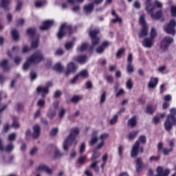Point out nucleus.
Instances as JSON below:
<instances>
[{"label": "nucleus", "mask_w": 176, "mask_h": 176, "mask_svg": "<svg viewBox=\"0 0 176 176\" xmlns=\"http://www.w3.org/2000/svg\"><path fill=\"white\" fill-rule=\"evenodd\" d=\"M173 126H176V109L174 107L170 109V113L166 116L164 127L166 131L170 133Z\"/></svg>", "instance_id": "nucleus-1"}, {"label": "nucleus", "mask_w": 176, "mask_h": 176, "mask_svg": "<svg viewBox=\"0 0 176 176\" xmlns=\"http://www.w3.org/2000/svg\"><path fill=\"white\" fill-rule=\"evenodd\" d=\"M79 134V128H74L71 129L70 134L67 136L66 140L63 142L64 151H68L69 146L74 144V146H76L78 142L76 141V136Z\"/></svg>", "instance_id": "nucleus-2"}, {"label": "nucleus", "mask_w": 176, "mask_h": 176, "mask_svg": "<svg viewBox=\"0 0 176 176\" xmlns=\"http://www.w3.org/2000/svg\"><path fill=\"white\" fill-rule=\"evenodd\" d=\"M146 144V137L145 135H140L138 140L135 142L131 151V157L135 158L140 153V144Z\"/></svg>", "instance_id": "nucleus-3"}, {"label": "nucleus", "mask_w": 176, "mask_h": 176, "mask_svg": "<svg viewBox=\"0 0 176 176\" xmlns=\"http://www.w3.org/2000/svg\"><path fill=\"white\" fill-rule=\"evenodd\" d=\"M43 60V54L41 52H37L30 56L24 63L23 67H30L31 64H38Z\"/></svg>", "instance_id": "nucleus-4"}, {"label": "nucleus", "mask_w": 176, "mask_h": 176, "mask_svg": "<svg viewBox=\"0 0 176 176\" xmlns=\"http://www.w3.org/2000/svg\"><path fill=\"white\" fill-rule=\"evenodd\" d=\"M74 32V29H72V26L67 24V23H63L60 28L59 30L57 33V37L58 39H63V38L67 35L68 33L69 35H71Z\"/></svg>", "instance_id": "nucleus-5"}, {"label": "nucleus", "mask_w": 176, "mask_h": 176, "mask_svg": "<svg viewBox=\"0 0 176 176\" xmlns=\"http://www.w3.org/2000/svg\"><path fill=\"white\" fill-rule=\"evenodd\" d=\"M139 24L142 25V29L138 33L139 38H144V36H148V23L145 21V15L142 14L140 16Z\"/></svg>", "instance_id": "nucleus-6"}, {"label": "nucleus", "mask_w": 176, "mask_h": 176, "mask_svg": "<svg viewBox=\"0 0 176 176\" xmlns=\"http://www.w3.org/2000/svg\"><path fill=\"white\" fill-rule=\"evenodd\" d=\"M176 21L175 19H170V21L164 26V31L169 35L174 36L176 34Z\"/></svg>", "instance_id": "nucleus-7"}, {"label": "nucleus", "mask_w": 176, "mask_h": 176, "mask_svg": "<svg viewBox=\"0 0 176 176\" xmlns=\"http://www.w3.org/2000/svg\"><path fill=\"white\" fill-rule=\"evenodd\" d=\"M100 29H94L93 30H89L88 32L89 38H91L92 45H100V42H101V38L98 37L97 35L100 34Z\"/></svg>", "instance_id": "nucleus-8"}, {"label": "nucleus", "mask_w": 176, "mask_h": 176, "mask_svg": "<svg viewBox=\"0 0 176 176\" xmlns=\"http://www.w3.org/2000/svg\"><path fill=\"white\" fill-rule=\"evenodd\" d=\"M174 42V38L170 36H166L161 42V47L163 50H168L171 43Z\"/></svg>", "instance_id": "nucleus-9"}, {"label": "nucleus", "mask_w": 176, "mask_h": 176, "mask_svg": "<svg viewBox=\"0 0 176 176\" xmlns=\"http://www.w3.org/2000/svg\"><path fill=\"white\" fill-rule=\"evenodd\" d=\"M54 24V21L53 20L44 21L40 26L39 29L41 30V31H46L49 30L50 27H53Z\"/></svg>", "instance_id": "nucleus-10"}, {"label": "nucleus", "mask_w": 176, "mask_h": 176, "mask_svg": "<svg viewBox=\"0 0 176 176\" xmlns=\"http://www.w3.org/2000/svg\"><path fill=\"white\" fill-rule=\"evenodd\" d=\"M110 45L111 43L109 41H104L102 43L101 45L96 49V53H98V54H102V53H104L105 49H107V47H108Z\"/></svg>", "instance_id": "nucleus-11"}, {"label": "nucleus", "mask_w": 176, "mask_h": 176, "mask_svg": "<svg viewBox=\"0 0 176 176\" xmlns=\"http://www.w3.org/2000/svg\"><path fill=\"white\" fill-rule=\"evenodd\" d=\"M37 94H41V97L45 98L46 97V94H49V90L45 87L38 86L36 88Z\"/></svg>", "instance_id": "nucleus-12"}, {"label": "nucleus", "mask_w": 176, "mask_h": 176, "mask_svg": "<svg viewBox=\"0 0 176 176\" xmlns=\"http://www.w3.org/2000/svg\"><path fill=\"white\" fill-rule=\"evenodd\" d=\"M13 149H14V146L12 143L9 144L5 148H3V145H2V139L0 138V151H5L6 152H12Z\"/></svg>", "instance_id": "nucleus-13"}, {"label": "nucleus", "mask_w": 176, "mask_h": 176, "mask_svg": "<svg viewBox=\"0 0 176 176\" xmlns=\"http://www.w3.org/2000/svg\"><path fill=\"white\" fill-rule=\"evenodd\" d=\"M74 61L79 64H85L87 61V56L86 55H81L73 58Z\"/></svg>", "instance_id": "nucleus-14"}, {"label": "nucleus", "mask_w": 176, "mask_h": 176, "mask_svg": "<svg viewBox=\"0 0 176 176\" xmlns=\"http://www.w3.org/2000/svg\"><path fill=\"white\" fill-rule=\"evenodd\" d=\"M142 43L144 47H148V49H151V47L153 46V40L151 38H145L142 41Z\"/></svg>", "instance_id": "nucleus-15"}, {"label": "nucleus", "mask_w": 176, "mask_h": 176, "mask_svg": "<svg viewBox=\"0 0 176 176\" xmlns=\"http://www.w3.org/2000/svg\"><path fill=\"white\" fill-rule=\"evenodd\" d=\"M12 0H1L0 6L3 8L4 10L6 12H9L10 8H9V5H10V2Z\"/></svg>", "instance_id": "nucleus-16"}, {"label": "nucleus", "mask_w": 176, "mask_h": 176, "mask_svg": "<svg viewBox=\"0 0 176 176\" xmlns=\"http://www.w3.org/2000/svg\"><path fill=\"white\" fill-rule=\"evenodd\" d=\"M41 135V126L35 125L33 127V133L32 134V138L36 139Z\"/></svg>", "instance_id": "nucleus-17"}, {"label": "nucleus", "mask_w": 176, "mask_h": 176, "mask_svg": "<svg viewBox=\"0 0 176 176\" xmlns=\"http://www.w3.org/2000/svg\"><path fill=\"white\" fill-rule=\"evenodd\" d=\"M84 12L87 14H90L94 10V3H91L89 4L84 6L83 8Z\"/></svg>", "instance_id": "nucleus-18"}, {"label": "nucleus", "mask_w": 176, "mask_h": 176, "mask_svg": "<svg viewBox=\"0 0 176 176\" xmlns=\"http://www.w3.org/2000/svg\"><path fill=\"white\" fill-rule=\"evenodd\" d=\"M157 83H159L158 78H151L148 84V89H155L157 86Z\"/></svg>", "instance_id": "nucleus-19"}, {"label": "nucleus", "mask_w": 176, "mask_h": 176, "mask_svg": "<svg viewBox=\"0 0 176 176\" xmlns=\"http://www.w3.org/2000/svg\"><path fill=\"white\" fill-rule=\"evenodd\" d=\"M37 171H45V173H47V174H52V173H53V170H52V169H50V168H48L47 166L46 165H43L41 164L40 165L37 169Z\"/></svg>", "instance_id": "nucleus-20"}, {"label": "nucleus", "mask_w": 176, "mask_h": 176, "mask_svg": "<svg viewBox=\"0 0 176 176\" xmlns=\"http://www.w3.org/2000/svg\"><path fill=\"white\" fill-rule=\"evenodd\" d=\"M128 126L129 127H135L137 126V117L135 116H133L128 120Z\"/></svg>", "instance_id": "nucleus-21"}, {"label": "nucleus", "mask_w": 176, "mask_h": 176, "mask_svg": "<svg viewBox=\"0 0 176 176\" xmlns=\"http://www.w3.org/2000/svg\"><path fill=\"white\" fill-rule=\"evenodd\" d=\"M26 34L29 35V36H30L31 38H34V36L35 38H36L37 34H36V29H35L34 28H28L26 31Z\"/></svg>", "instance_id": "nucleus-22"}, {"label": "nucleus", "mask_w": 176, "mask_h": 176, "mask_svg": "<svg viewBox=\"0 0 176 176\" xmlns=\"http://www.w3.org/2000/svg\"><path fill=\"white\" fill-rule=\"evenodd\" d=\"M138 133H140V131H133L130 132L127 135L128 140H129V141H131V140L135 139L137 138V135H138Z\"/></svg>", "instance_id": "nucleus-23"}, {"label": "nucleus", "mask_w": 176, "mask_h": 176, "mask_svg": "<svg viewBox=\"0 0 176 176\" xmlns=\"http://www.w3.org/2000/svg\"><path fill=\"white\" fill-rule=\"evenodd\" d=\"M162 16H163V11L162 10L157 11L155 14H151V16L152 19H155V20H159V19L162 18Z\"/></svg>", "instance_id": "nucleus-24"}, {"label": "nucleus", "mask_w": 176, "mask_h": 176, "mask_svg": "<svg viewBox=\"0 0 176 176\" xmlns=\"http://www.w3.org/2000/svg\"><path fill=\"white\" fill-rule=\"evenodd\" d=\"M11 35L12 36V39L14 41H19V39H20V34H19V30L16 29L11 30Z\"/></svg>", "instance_id": "nucleus-25"}, {"label": "nucleus", "mask_w": 176, "mask_h": 176, "mask_svg": "<svg viewBox=\"0 0 176 176\" xmlns=\"http://www.w3.org/2000/svg\"><path fill=\"white\" fill-rule=\"evenodd\" d=\"M78 67H68L66 72H65V76H68L71 75V74H74V72H76V69Z\"/></svg>", "instance_id": "nucleus-26"}, {"label": "nucleus", "mask_w": 176, "mask_h": 176, "mask_svg": "<svg viewBox=\"0 0 176 176\" xmlns=\"http://www.w3.org/2000/svg\"><path fill=\"white\" fill-rule=\"evenodd\" d=\"M39 46V35L36 36V40L32 41L31 47L32 49H36Z\"/></svg>", "instance_id": "nucleus-27"}, {"label": "nucleus", "mask_w": 176, "mask_h": 176, "mask_svg": "<svg viewBox=\"0 0 176 176\" xmlns=\"http://www.w3.org/2000/svg\"><path fill=\"white\" fill-rule=\"evenodd\" d=\"M155 9V6L152 5L151 1L146 2V10L148 12V13H152Z\"/></svg>", "instance_id": "nucleus-28"}, {"label": "nucleus", "mask_w": 176, "mask_h": 176, "mask_svg": "<svg viewBox=\"0 0 176 176\" xmlns=\"http://www.w3.org/2000/svg\"><path fill=\"white\" fill-rule=\"evenodd\" d=\"M77 75L78 76V78H84V79H86V78H89V72L84 69L80 72Z\"/></svg>", "instance_id": "nucleus-29"}, {"label": "nucleus", "mask_w": 176, "mask_h": 176, "mask_svg": "<svg viewBox=\"0 0 176 176\" xmlns=\"http://www.w3.org/2000/svg\"><path fill=\"white\" fill-rule=\"evenodd\" d=\"M98 164V161L94 162L90 165V168H93V170H94L96 173H98L100 171V168L97 166Z\"/></svg>", "instance_id": "nucleus-30"}, {"label": "nucleus", "mask_w": 176, "mask_h": 176, "mask_svg": "<svg viewBox=\"0 0 176 176\" xmlns=\"http://www.w3.org/2000/svg\"><path fill=\"white\" fill-rule=\"evenodd\" d=\"M155 108H153V107H152V105L148 104L146 107V113H148V115H152L153 113V112H155Z\"/></svg>", "instance_id": "nucleus-31"}, {"label": "nucleus", "mask_w": 176, "mask_h": 176, "mask_svg": "<svg viewBox=\"0 0 176 176\" xmlns=\"http://www.w3.org/2000/svg\"><path fill=\"white\" fill-rule=\"evenodd\" d=\"M87 47H89L88 43H82L80 47H78V52H85V50H87Z\"/></svg>", "instance_id": "nucleus-32"}, {"label": "nucleus", "mask_w": 176, "mask_h": 176, "mask_svg": "<svg viewBox=\"0 0 176 176\" xmlns=\"http://www.w3.org/2000/svg\"><path fill=\"white\" fill-rule=\"evenodd\" d=\"M86 159H87V156L82 155L78 158L77 163H78V164H85V162H86Z\"/></svg>", "instance_id": "nucleus-33"}, {"label": "nucleus", "mask_w": 176, "mask_h": 176, "mask_svg": "<svg viewBox=\"0 0 176 176\" xmlns=\"http://www.w3.org/2000/svg\"><path fill=\"white\" fill-rule=\"evenodd\" d=\"M156 35H157V33L156 32V29H155V28H152L150 33V38L154 41L155 38H156Z\"/></svg>", "instance_id": "nucleus-34"}, {"label": "nucleus", "mask_w": 176, "mask_h": 176, "mask_svg": "<svg viewBox=\"0 0 176 176\" xmlns=\"http://www.w3.org/2000/svg\"><path fill=\"white\" fill-rule=\"evenodd\" d=\"M173 148H167L166 147H164L162 149V153L164 156H168L170 155V152H173Z\"/></svg>", "instance_id": "nucleus-35"}, {"label": "nucleus", "mask_w": 176, "mask_h": 176, "mask_svg": "<svg viewBox=\"0 0 176 176\" xmlns=\"http://www.w3.org/2000/svg\"><path fill=\"white\" fill-rule=\"evenodd\" d=\"M142 167V161L141 160V158H138L136 160V168L137 170H140Z\"/></svg>", "instance_id": "nucleus-36"}, {"label": "nucleus", "mask_w": 176, "mask_h": 176, "mask_svg": "<svg viewBox=\"0 0 176 176\" xmlns=\"http://www.w3.org/2000/svg\"><path fill=\"white\" fill-rule=\"evenodd\" d=\"M24 23H25V20L24 19H20L16 21V27H23L24 25Z\"/></svg>", "instance_id": "nucleus-37"}, {"label": "nucleus", "mask_w": 176, "mask_h": 176, "mask_svg": "<svg viewBox=\"0 0 176 176\" xmlns=\"http://www.w3.org/2000/svg\"><path fill=\"white\" fill-rule=\"evenodd\" d=\"M105 100H107V92L103 91L102 94L100 96V104H104L105 102Z\"/></svg>", "instance_id": "nucleus-38"}, {"label": "nucleus", "mask_w": 176, "mask_h": 176, "mask_svg": "<svg viewBox=\"0 0 176 176\" xmlns=\"http://www.w3.org/2000/svg\"><path fill=\"white\" fill-rule=\"evenodd\" d=\"M53 71H56L58 74H61V72H64V67H53Z\"/></svg>", "instance_id": "nucleus-39"}, {"label": "nucleus", "mask_w": 176, "mask_h": 176, "mask_svg": "<svg viewBox=\"0 0 176 176\" xmlns=\"http://www.w3.org/2000/svg\"><path fill=\"white\" fill-rule=\"evenodd\" d=\"M124 52H126V49L124 48H121L120 49L117 53H116V57L117 58H120V57H122V54H123V53H124Z\"/></svg>", "instance_id": "nucleus-40"}, {"label": "nucleus", "mask_w": 176, "mask_h": 176, "mask_svg": "<svg viewBox=\"0 0 176 176\" xmlns=\"http://www.w3.org/2000/svg\"><path fill=\"white\" fill-rule=\"evenodd\" d=\"M126 89H129V90H131L133 89V81L131 80V78H129L126 83Z\"/></svg>", "instance_id": "nucleus-41"}, {"label": "nucleus", "mask_w": 176, "mask_h": 176, "mask_svg": "<svg viewBox=\"0 0 176 176\" xmlns=\"http://www.w3.org/2000/svg\"><path fill=\"white\" fill-rule=\"evenodd\" d=\"M73 47H74V42L72 41L66 43L65 45V47L66 50H69V49H72Z\"/></svg>", "instance_id": "nucleus-42"}, {"label": "nucleus", "mask_w": 176, "mask_h": 176, "mask_svg": "<svg viewBox=\"0 0 176 176\" xmlns=\"http://www.w3.org/2000/svg\"><path fill=\"white\" fill-rule=\"evenodd\" d=\"M100 157V153L98 152H94L91 157V162H94L96 159Z\"/></svg>", "instance_id": "nucleus-43"}, {"label": "nucleus", "mask_w": 176, "mask_h": 176, "mask_svg": "<svg viewBox=\"0 0 176 176\" xmlns=\"http://www.w3.org/2000/svg\"><path fill=\"white\" fill-rule=\"evenodd\" d=\"M128 65L127 67H131V63H133V54H129L127 58Z\"/></svg>", "instance_id": "nucleus-44"}, {"label": "nucleus", "mask_w": 176, "mask_h": 176, "mask_svg": "<svg viewBox=\"0 0 176 176\" xmlns=\"http://www.w3.org/2000/svg\"><path fill=\"white\" fill-rule=\"evenodd\" d=\"M12 126H13V127H14L15 129H17L18 127L20 126V125L19 124V122H17V117H14V118H13Z\"/></svg>", "instance_id": "nucleus-45"}, {"label": "nucleus", "mask_w": 176, "mask_h": 176, "mask_svg": "<svg viewBox=\"0 0 176 176\" xmlns=\"http://www.w3.org/2000/svg\"><path fill=\"white\" fill-rule=\"evenodd\" d=\"M57 133H58V129L54 128L52 129V131L50 132V135L52 137H54L55 135H57Z\"/></svg>", "instance_id": "nucleus-46"}, {"label": "nucleus", "mask_w": 176, "mask_h": 176, "mask_svg": "<svg viewBox=\"0 0 176 176\" xmlns=\"http://www.w3.org/2000/svg\"><path fill=\"white\" fill-rule=\"evenodd\" d=\"M170 13L172 17H176V6H173L170 7Z\"/></svg>", "instance_id": "nucleus-47"}, {"label": "nucleus", "mask_w": 176, "mask_h": 176, "mask_svg": "<svg viewBox=\"0 0 176 176\" xmlns=\"http://www.w3.org/2000/svg\"><path fill=\"white\" fill-rule=\"evenodd\" d=\"M16 107L17 111H23L24 109V104L22 102H18Z\"/></svg>", "instance_id": "nucleus-48"}, {"label": "nucleus", "mask_w": 176, "mask_h": 176, "mask_svg": "<svg viewBox=\"0 0 176 176\" xmlns=\"http://www.w3.org/2000/svg\"><path fill=\"white\" fill-rule=\"evenodd\" d=\"M38 78V75H36V72L34 71H31L30 72V79L31 80H35Z\"/></svg>", "instance_id": "nucleus-49"}, {"label": "nucleus", "mask_w": 176, "mask_h": 176, "mask_svg": "<svg viewBox=\"0 0 176 176\" xmlns=\"http://www.w3.org/2000/svg\"><path fill=\"white\" fill-rule=\"evenodd\" d=\"M118 114L114 115L113 118L110 120V124H116V123L118 122Z\"/></svg>", "instance_id": "nucleus-50"}, {"label": "nucleus", "mask_w": 176, "mask_h": 176, "mask_svg": "<svg viewBox=\"0 0 176 176\" xmlns=\"http://www.w3.org/2000/svg\"><path fill=\"white\" fill-rule=\"evenodd\" d=\"M97 141H98V139L96 136L92 137L91 139V141L89 142V145L91 146H93V145H94V144L97 143Z\"/></svg>", "instance_id": "nucleus-51"}, {"label": "nucleus", "mask_w": 176, "mask_h": 176, "mask_svg": "<svg viewBox=\"0 0 176 176\" xmlns=\"http://www.w3.org/2000/svg\"><path fill=\"white\" fill-rule=\"evenodd\" d=\"M61 94H63L61 91L56 90L54 94V98H60V97H61Z\"/></svg>", "instance_id": "nucleus-52"}, {"label": "nucleus", "mask_w": 176, "mask_h": 176, "mask_svg": "<svg viewBox=\"0 0 176 176\" xmlns=\"http://www.w3.org/2000/svg\"><path fill=\"white\" fill-rule=\"evenodd\" d=\"M16 1H17V5H16V11L21 10V8L23 6V2L21 1V0H16Z\"/></svg>", "instance_id": "nucleus-53"}, {"label": "nucleus", "mask_w": 176, "mask_h": 176, "mask_svg": "<svg viewBox=\"0 0 176 176\" xmlns=\"http://www.w3.org/2000/svg\"><path fill=\"white\" fill-rule=\"evenodd\" d=\"M85 86H86V89H87V90H90V89H93V84L91 83V81H90V80H88L85 83Z\"/></svg>", "instance_id": "nucleus-54"}, {"label": "nucleus", "mask_w": 176, "mask_h": 176, "mask_svg": "<svg viewBox=\"0 0 176 176\" xmlns=\"http://www.w3.org/2000/svg\"><path fill=\"white\" fill-rule=\"evenodd\" d=\"M16 135L13 133L8 135V141H14L16 140Z\"/></svg>", "instance_id": "nucleus-55"}, {"label": "nucleus", "mask_w": 176, "mask_h": 176, "mask_svg": "<svg viewBox=\"0 0 176 176\" xmlns=\"http://www.w3.org/2000/svg\"><path fill=\"white\" fill-rule=\"evenodd\" d=\"M175 140L174 139H171L169 140V146L172 151H174V146H175Z\"/></svg>", "instance_id": "nucleus-56"}, {"label": "nucleus", "mask_w": 176, "mask_h": 176, "mask_svg": "<svg viewBox=\"0 0 176 176\" xmlns=\"http://www.w3.org/2000/svg\"><path fill=\"white\" fill-rule=\"evenodd\" d=\"M86 149V144L85 142H82L80 146V153H84Z\"/></svg>", "instance_id": "nucleus-57"}, {"label": "nucleus", "mask_w": 176, "mask_h": 176, "mask_svg": "<svg viewBox=\"0 0 176 176\" xmlns=\"http://www.w3.org/2000/svg\"><path fill=\"white\" fill-rule=\"evenodd\" d=\"M80 100V98H79V96H74L71 99L72 102H74V103L78 102Z\"/></svg>", "instance_id": "nucleus-58"}, {"label": "nucleus", "mask_w": 176, "mask_h": 176, "mask_svg": "<svg viewBox=\"0 0 176 176\" xmlns=\"http://www.w3.org/2000/svg\"><path fill=\"white\" fill-rule=\"evenodd\" d=\"M63 156V153L60 152V151L56 150L54 153V159H58V157H61Z\"/></svg>", "instance_id": "nucleus-59"}, {"label": "nucleus", "mask_w": 176, "mask_h": 176, "mask_svg": "<svg viewBox=\"0 0 176 176\" xmlns=\"http://www.w3.org/2000/svg\"><path fill=\"white\" fill-rule=\"evenodd\" d=\"M78 79H79V76H78L77 74L76 76H74V78L71 80L70 81L71 85H75V83H76Z\"/></svg>", "instance_id": "nucleus-60"}, {"label": "nucleus", "mask_w": 176, "mask_h": 176, "mask_svg": "<svg viewBox=\"0 0 176 176\" xmlns=\"http://www.w3.org/2000/svg\"><path fill=\"white\" fill-rule=\"evenodd\" d=\"M64 115H65V109L61 108L59 111V118H64Z\"/></svg>", "instance_id": "nucleus-61"}, {"label": "nucleus", "mask_w": 176, "mask_h": 176, "mask_svg": "<svg viewBox=\"0 0 176 176\" xmlns=\"http://www.w3.org/2000/svg\"><path fill=\"white\" fill-rule=\"evenodd\" d=\"M154 6H155L156 8H162L163 4H162V3L159 1V0H155L154 1Z\"/></svg>", "instance_id": "nucleus-62"}, {"label": "nucleus", "mask_w": 176, "mask_h": 176, "mask_svg": "<svg viewBox=\"0 0 176 176\" xmlns=\"http://www.w3.org/2000/svg\"><path fill=\"white\" fill-rule=\"evenodd\" d=\"M113 23H122V18H120L119 16L116 15V19H112Z\"/></svg>", "instance_id": "nucleus-63"}, {"label": "nucleus", "mask_w": 176, "mask_h": 176, "mask_svg": "<svg viewBox=\"0 0 176 176\" xmlns=\"http://www.w3.org/2000/svg\"><path fill=\"white\" fill-rule=\"evenodd\" d=\"M9 61L7 59H4L0 63V67H6Z\"/></svg>", "instance_id": "nucleus-64"}]
</instances>
